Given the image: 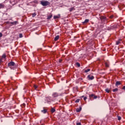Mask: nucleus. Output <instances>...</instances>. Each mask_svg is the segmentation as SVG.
<instances>
[{
    "label": "nucleus",
    "mask_w": 125,
    "mask_h": 125,
    "mask_svg": "<svg viewBox=\"0 0 125 125\" xmlns=\"http://www.w3.org/2000/svg\"><path fill=\"white\" fill-rule=\"evenodd\" d=\"M32 17H35L36 15H37V14L36 13H34L33 14H32Z\"/></svg>",
    "instance_id": "nucleus-24"
},
{
    "label": "nucleus",
    "mask_w": 125,
    "mask_h": 125,
    "mask_svg": "<svg viewBox=\"0 0 125 125\" xmlns=\"http://www.w3.org/2000/svg\"><path fill=\"white\" fill-rule=\"evenodd\" d=\"M51 113H54V112H55V109L52 107L51 109Z\"/></svg>",
    "instance_id": "nucleus-15"
},
{
    "label": "nucleus",
    "mask_w": 125,
    "mask_h": 125,
    "mask_svg": "<svg viewBox=\"0 0 125 125\" xmlns=\"http://www.w3.org/2000/svg\"><path fill=\"white\" fill-rule=\"evenodd\" d=\"M5 57H6V55H5V54H3L2 58H5Z\"/></svg>",
    "instance_id": "nucleus-22"
},
{
    "label": "nucleus",
    "mask_w": 125,
    "mask_h": 125,
    "mask_svg": "<svg viewBox=\"0 0 125 125\" xmlns=\"http://www.w3.org/2000/svg\"><path fill=\"white\" fill-rule=\"evenodd\" d=\"M52 96L54 98L58 97V96H59V95L57 92H55L52 94Z\"/></svg>",
    "instance_id": "nucleus-6"
},
{
    "label": "nucleus",
    "mask_w": 125,
    "mask_h": 125,
    "mask_svg": "<svg viewBox=\"0 0 125 125\" xmlns=\"http://www.w3.org/2000/svg\"><path fill=\"white\" fill-rule=\"evenodd\" d=\"M87 78L89 80L91 81L94 79V76L91 75H88Z\"/></svg>",
    "instance_id": "nucleus-4"
},
{
    "label": "nucleus",
    "mask_w": 125,
    "mask_h": 125,
    "mask_svg": "<svg viewBox=\"0 0 125 125\" xmlns=\"http://www.w3.org/2000/svg\"><path fill=\"white\" fill-rule=\"evenodd\" d=\"M120 84H121V82L120 81L116 82L115 85H120Z\"/></svg>",
    "instance_id": "nucleus-13"
},
{
    "label": "nucleus",
    "mask_w": 125,
    "mask_h": 125,
    "mask_svg": "<svg viewBox=\"0 0 125 125\" xmlns=\"http://www.w3.org/2000/svg\"><path fill=\"white\" fill-rule=\"evenodd\" d=\"M86 99H87V98L86 97H84V98H83V100L84 101H85V100H86Z\"/></svg>",
    "instance_id": "nucleus-32"
},
{
    "label": "nucleus",
    "mask_w": 125,
    "mask_h": 125,
    "mask_svg": "<svg viewBox=\"0 0 125 125\" xmlns=\"http://www.w3.org/2000/svg\"><path fill=\"white\" fill-rule=\"evenodd\" d=\"M2 37V33H0V38H1Z\"/></svg>",
    "instance_id": "nucleus-34"
},
{
    "label": "nucleus",
    "mask_w": 125,
    "mask_h": 125,
    "mask_svg": "<svg viewBox=\"0 0 125 125\" xmlns=\"http://www.w3.org/2000/svg\"><path fill=\"white\" fill-rule=\"evenodd\" d=\"M18 23V21H14V22H10V24H11L12 25H16V24H17Z\"/></svg>",
    "instance_id": "nucleus-9"
},
{
    "label": "nucleus",
    "mask_w": 125,
    "mask_h": 125,
    "mask_svg": "<svg viewBox=\"0 0 125 125\" xmlns=\"http://www.w3.org/2000/svg\"><path fill=\"white\" fill-rule=\"evenodd\" d=\"M41 4L42 5V6H47V5H50V2H48L47 0H41Z\"/></svg>",
    "instance_id": "nucleus-1"
},
{
    "label": "nucleus",
    "mask_w": 125,
    "mask_h": 125,
    "mask_svg": "<svg viewBox=\"0 0 125 125\" xmlns=\"http://www.w3.org/2000/svg\"><path fill=\"white\" fill-rule=\"evenodd\" d=\"M89 71H90V69H87V70H85L84 71L85 73H87L88 72H89Z\"/></svg>",
    "instance_id": "nucleus-19"
},
{
    "label": "nucleus",
    "mask_w": 125,
    "mask_h": 125,
    "mask_svg": "<svg viewBox=\"0 0 125 125\" xmlns=\"http://www.w3.org/2000/svg\"><path fill=\"white\" fill-rule=\"evenodd\" d=\"M93 98H94V99H96V98H97V96H95H95H94Z\"/></svg>",
    "instance_id": "nucleus-33"
},
{
    "label": "nucleus",
    "mask_w": 125,
    "mask_h": 125,
    "mask_svg": "<svg viewBox=\"0 0 125 125\" xmlns=\"http://www.w3.org/2000/svg\"><path fill=\"white\" fill-rule=\"evenodd\" d=\"M81 111H82V107H81V106L79 108H77L76 109V112H79Z\"/></svg>",
    "instance_id": "nucleus-10"
},
{
    "label": "nucleus",
    "mask_w": 125,
    "mask_h": 125,
    "mask_svg": "<svg viewBox=\"0 0 125 125\" xmlns=\"http://www.w3.org/2000/svg\"><path fill=\"white\" fill-rule=\"evenodd\" d=\"M118 121H121V120H122V117H121V116H118Z\"/></svg>",
    "instance_id": "nucleus-26"
},
{
    "label": "nucleus",
    "mask_w": 125,
    "mask_h": 125,
    "mask_svg": "<svg viewBox=\"0 0 125 125\" xmlns=\"http://www.w3.org/2000/svg\"><path fill=\"white\" fill-rule=\"evenodd\" d=\"M116 28H117V25H112L110 27H109L108 29V30H112L113 29H116Z\"/></svg>",
    "instance_id": "nucleus-5"
},
{
    "label": "nucleus",
    "mask_w": 125,
    "mask_h": 125,
    "mask_svg": "<svg viewBox=\"0 0 125 125\" xmlns=\"http://www.w3.org/2000/svg\"><path fill=\"white\" fill-rule=\"evenodd\" d=\"M58 18H59V17H58L57 16H54V19H57Z\"/></svg>",
    "instance_id": "nucleus-28"
},
{
    "label": "nucleus",
    "mask_w": 125,
    "mask_h": 125,
    "mask_svg": "<svg viewBox=\"0 0 125 125\" xmlns=\"http://www.w3.org/2000/svg\"><path fill=\"white\" fill-rule=\"evenodd\" d=\"M45 100H46V101H47V103H48V104H50V97H46Z\"/></svg>",
    "instance_id": "nucleus-7"
},
{
    "label": "nucleus",
    "mask_w": 125,
    "mask_h": 125,
    "mask_svg": "<svg viewBox=\"0 0 125 125\" xmlns=\"http://www.w3.org/2000/svg\"><path fill=\"white\" fill-rule=\"evenodd\" d=\"M122 89L125 90V86H124L123 87Z\"/></svg>",
    "instance_id": "nucleus-36"
},
{
    "label": "nucleus",
    "mask_w": 125,
    "mask_h": 125,
    "mask_svg": "<svg viewBox=\"0 0 125 125\" xmlns=\"http://www.w3.org/2000/svg\"><path fill=\"white\" fill-rule=\"evenodd\" d=\"M58 40H59V35L57 36L55 39H54V41H55V42H56V41H58Z\"/></svg>",
    "instance_id": "nucleus-12"
},
{
    "label": "nucleus",
    "mask_w": 125,
    "mask_h": 125,
    "mask_svg": "<svg viewBox=\"0 0 125 125\" xmlns=\"http://www.w3.org/2000/svg\"><path fill=\"white\" fill-rule=\"evenodd\" d=\"M88 22H89V20L86 19L83 22V23L85 24V23H88Z\"/></svg>",
    "instance_id": "nucleus-11"
},
{
    "label": "nucleus",
    "mask_w": 125,
    "mask_h": 125,
    "mask_svg": "<svg viewBox=\"0 0 125 125\" xmlns=\"http://www.w3.org/2000/svg\"><path fill=\"white\" fill-rule=\"evenodd\" d=\"M84 96H82V97H84Z\"/></svg>",
    "instance_id": "nucleus-39"
},
{
    "label": "nucleus",
    "mask_w": 125,
    "mask_h": 125,
    "mask_svg": "<svg viewBox=\"0 0 125 125\" xmlns=\"http://www.w3.org/2000/svg\"><path fill=\"white\" fill-rule=\"evenodd\" d=\"M120 41H121V40L116 42V44H117V45H119V43H121V42Z\"/></svg>",
    "instance_id": "nucleus-16"
},
{
    "label": "nucleus",
    "mask_w": 125,
    "mask_h": 125,
    "mask_svg": "<svg viewBox=\"0 0 125 125\" xmlns=\"http://www.w3.org/2000/svg\"><path fill=\"white\" fill-rule=\"evenodd\" d=\"M7 23H8V22H7Z\"/></svg>",
    "instance_id": "nucleus-40"
},
{
    "label": "nucleus",
    "mask_w": 125,
    "mask_h": 125,
    "mask_svg": "<svg viewBox=\"0 0 125 125\" xmlns=\"http://www.w3.org/2000/svg\"><path fill=\"white\" fill-rule=\"evenodd\" d=\"M76 125H82L81 124V123H77Z\"/></svg>",
    "instance_id": "nucleus-35"
},
{
    "label": "nucleus",
    "mask_w": 125,
    "mask_h": 125,
    "mask_svg": "<svg viewBox=\"0 0 125 125\" xmlns=\"http://www.w3.org/2000/svg\"><path fill=\"white\" fill-rule=\"evenodd\" d=\"M80 102V99H78L75 101V103H79Z\"/></svg>",
    "instance_id": "nucleus-23"
},
{
    "label": "nucleus",
    "mask_w": 125,
    "mask_h": 125,
    "mask_svg": "<svg viewBox=\"0 0 125 125\" xmlns=\"http://www.w3.org/2000/svg\"><path fill=\"white\" fill-rule=\"evenodd\" d=\"M34 87L35 88V89H37V88H38V86H37V85H34Z\"/></svg>",
    "instance_id": "nucleus-30"
},
{
    "label": "nucleus",
    "mask_w": 125,
    "mask_h": 125,
    "mask_svg": "<svg viewBox=\"0 0 125 125\" xmlns=\"http://www.w3.org/2000/svg\"><path fill=\"white\" fill-rule=\"evenodd\" d=\"M14 66H15V62H10L8 63V66L10 68L11 70H14Z\"/></svg>",
    "instance_id": "nucleus-2"
},
{
    "label": "nucleus",
    "mask_w": 125,
    "mask_h": 125,
    "mask_svg": "<svg viewBox=\"0 0 125 125\" xmlns=\"http://www.w3.org/2000/svg\"><path fill=\"white\" fill-rule=\"evenodd\" d=\"M100 20H101L103 22H105L106 20H107V19L104 16H101L100 17Z\"/></svg>",
    "instance_id": "nucleus-3"
},
{
    "label": "nucleus",
    "mask_w": 125,
    "mask_h": 125,
    "mask_svg": "<svg viewBox=\"0 0 125 125\" xmlns=\"http://www.w3.org/2000/svg\"><path fill=\"white\" fill-rule=\"evenodd\" d=\"M1 62H2V60L1 59L0 60V63H1Z\"/></svg>",
    "instance_id": "nucleus-38"
},
{
    "label": "nucleus",
    "mask_w": 125,
    "mask_h": 125,
    "mask_svg": "<svg viewBox=\"0 0 125 125\" xmlns=\"http://www.w3.org/2000/svg\"><path fill=\"white\" fill-rule=\"evenodd\" d=\"M73 10H74V7H71L69 9V11H73Z\"/></svg>",
    "instance_id": "nucleus-27"
},
{
    "label": "nucleus",
    "mask_w": 125,
    "mask_h": 125,
    "mask_svg": "<svg viewBox=\"0 0 125 125\" xmlns=\"http://www.w3.org/2000/svg\"><path fill=\"white\" fill-rule=\"evenodd\" d=\"M52 18V15H51L50 16H47V19H48V20H49V19H51Z\"/></svg>",
    "instance_id": "nucleus-14"
},
{
    "label": "nucleus",
    "mask_w": 125,
    "mask_h": 125,
    "mask_svg": "<svg viewBox=\"0 0 125 125\" xmlns=\"http://www.w3.org/2000/svg\"><path fill=\"white\" fill-rule=\"evenodd\" d=\"M76 66L78 67H81V64H80V63L79 62H76Z\"/></svg>",
    "instance_id": "nucleus-18"
},
{
    "label": "nucleus",
    "mask_w": 125,
    "mask_h": 125,
    "mask_svg": "<svg viewBox=\"0 0 125 125\" xmlns=\"http://www.w3.org/2000/svg\"><path fill=\"white\" fill-rule=\"evenodd\" d=\"M94 94H92L89 96V97H94Z\"/></svg>",
    "instance_id": "nucleus-29"
},
{
    "label": "nucleus",
    "mask_w": 125,
    "mask_h": 125,
    "mask_svg": "<svg viewBox=\"0 0 125 125\" xmlns=\"http://www.w3.org/2000/svg\"><path fill=\"white\" fill-rule=\"evenodd\" d=\"M118 88H115L113 90V92H116V91H118Z\"/></svg>",
    "instance_id": "nucleus-21"
},
{
    "label": "nucleus",
    "mask_w": 125,
    "mask_h": 125,
    "mask_svg": "<svg viewBox=\"0 0 125 125\" xmlns=\"http://www.w3.org/2000/svg\"><path fill=\"white\" fill-rule=\"evenodd\" d=\"M105 66L109 67V64H108V63H107V62H105Z\"/></svg>",
    "instance_id": "nucleus-31"
},
{
    "label": "nucleus",
    "mask_w": 125,
    "mask_h": 125,
    "mask_svg": "<svg viewBox=\"0 0 125 125\" xmlns=\"http://www.w3.org/2000/svg\"><path fill=\"white\" fill-rule=\"evenodd\" d=\"M19 38H23V35L21 33L19 34Z\"/></svg>",
    "instance_id": "nucleus-25"
},
{
    "label": "nucleus",
    "mask_w": 125,
    "mask_h": 125,
    "mask_svg": "<svg viewBox=\"0 0 125 125\" xmlns=\"http://www.w3.org/2000/svg\"><path fill=\"white\" fill-rule=\"evenodd\" d=\"M41 112L43 113V114H46L47 112V110L46 109L43 108V110H42Z\"/></svg>",
    "instance_id": "nucleus-8"
},
{
    "label": "nucleus",
    "mask_w": 125,
    "mask_h": 125,
    "mask_svg": "<svg viewBox=\"0 0 125 125\" xmlns=\"http://www.w3.org/2000/svg\"><path fill=\"white\" fill-rule=\"evenodd\" d=\"M105 91L106 92H107V93H109V92H110V90H109V89L107 88V89H105Z\"/></svg>",
    "instance_id": "nucleus-20"
},
{
    "label": "nucleus",
    "mask_w": 125,
    "mask_h": 125,
    "mask_svg": "<svg viewBox=\"0 0 125 125\" xmlns=\"http://www.w3.org/2000/svg\"><path fill=\"white\" fill-rule=\"evenodd\" d=\"M59 62H60V63H61V62H62V60H59Z\"/></svg>",
    "instance_id": "nucleus-37"
},
{
    "label": "nucleus",
    "mask_w": 125,
    "mask_h": 125,
    "mask_svg": "<svg viewBox=\"0 0 125 125\" xmlns=\"http://www.w3.org/2000/svg\"><path fill=\"white\" fill-rule=\"evenodd\" d=\"M3 7H4V5H3L2 4H0V9L3 8Z\"/></svg>",
    "instance_id": "nucleus-17"
}]
</instances>
